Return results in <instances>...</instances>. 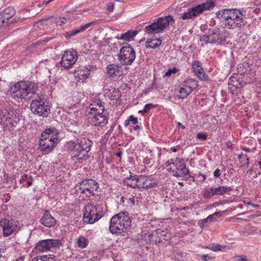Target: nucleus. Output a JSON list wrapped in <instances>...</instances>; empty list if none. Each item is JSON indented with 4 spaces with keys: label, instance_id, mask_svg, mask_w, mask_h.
<instances>
[{
    "label": "nucleus",
    "instance_id": "1",
    "mask_svg": "<svg viewBox=\"0 0 261 261\" xmlns=\"http://www.w3.org/2000/svg\"><path fill=\"white\" fill-rule=\"evenodd\" d=\"M216 17L229 29H241L247 23L246 11L237 9H223L216 12Z\"/></svg>",
    "mask_w": 261,
    "mask_h": 261
},
{
    "label": "nucleus",
    "instance_id": "2",
    "mask_svg": "<svg viewBox=\"0 0 261 261\" xmlns=\"http://www.w3.org/2000/svg\"><path fill=\"white\" fill-rule=\"evenodd\" d=\"M92 142L83 138L67 142L65 145L67 151L70 153L72 160L75 163H82L89 158L88 152L91 149Z\"/></svg>",
    "mask_w": 261,
    "mask_h": 261
},
{
    "label": "nucleus",
    "instance_id": "3",
    "mask_svg": "<svg viewBox=\"0 0 261 261\" xmlns=\"http://www.w3.org/2000/svg\"><path fill=\"white\" fill-rule=\"evenodd\" d=\"M90 121L95 126H104L108 123V117L102 102L98 100L93 102L89 107Z\"/></svg>",
    "mask_w": 261,
    "mask_h": 261
},
{
    "label": "nucleus",
    "instance_id": "4",
    "mask_svg": "<svg viewBox=\"0 0 261 261\" xmlns=\"http://www.w3.org/2000/svg\"><path fill=\"white\" fill-rule=\"evenodd\" d=\"M127 212L119 213L114 216L110 220L109 229L113 234H121L127 231L132 220Z\"/></svg>",
    "mask_w": 261,
    "mask_h": 261
},
{
    "label": "nucleus",
    "instance_id": "5",
    "mask_svg": "<svg viewBox=\"0 0 261 261\" xmlns=\"http://www.w3.org/2000/svg\"><path fill=\"white\" fill-rule=\"evenodd\" d=\"M37 86L34 83L20 81L16 83L11 88L13 97L18 98L30 99L32 95L35 93Z\"/></svg>",
    "mask_w": 261,
    "mask_h": 261
},
{
    "label": "nucleus",
    "instance_id": "6",
    "mask_svg": "<svg viewBox=\"0 0 261 261\" xmlns=\"http://www.w3.org/2000/svg\"><path fill=\"white\" fill-rule=\"evenodd\" d=\"M99 184L93 179H87L81 181L77 191L83 197L89 198L95 197L98 192Z\"/></svg>",
    "mask_w": 261,
    "mask_h": 261
},
{
    "label": "nucleus",
    "instance_id": "7",
    "mask_svg": "<svg viewBox=\"0 0 261 261\" xmlns=\"http://www.w3.org/2000/svg\"><path fill=\"white\" fill-rule=\"evenodd\" d=\"M171 22H174V19L171 15L159 17L156 21L146 26L144 29V31L148 34L162 32L168 27Z\"/></svg>",
    "mask_w": 261,
    "mask_h": 261
},
{
    "label": "nucleus",
    "instance_id": "8",
    "mask_svg": "<svg viewBox=\"0 0 261 261\" xmlns=\"http://www.w3.org/2000/svg\"><path fill=\"white\" fill-rule=\"evenodd\" d=\"M168 167L167 170L173 173V175L176 177H184L189 175V170L186 167L184 161L182 159L176 158L174 161L171 160L166 162Z\"/></svg>",
    "mask_w": 261,
    "mask_h": 261
},
{
    "label": "nucleus",
    "instance_id": "9",
    "mask_svg": "<svg viewBox=\"0 0 261 261\" xmlns=\"http://www.w3.org/2000/svg\"><path fill=\"white\" fill-rule=\"evenodd\" d=\"M226 33L217 28L209 30L208 34L201 37V41L207 43L221 44L226 41Z\"/></svg>",
    "mask_w": 261,
    "mask_h": 261
},
{
    "label": "nucleus",
    "instance_id": "10",
    "mask_svg": "<svg viewBox=\"0 0 261 261\" xmlns=\"http://www.w3.org/2000/svg\"><path fill=\"white\" fill-rule=\"evenodd\" d=\"M83 220L85 223L93 224L102 216V208L99 205L89 204L85 206Z\"/></svg>",
    "mask_w": 261,
    "mask_h": 261
},
{
    "label": "nucleus",
    "instance_id": "11",
    "mask_svg": "<svg viewBox=\"0 0 261 261\" xmlns=\"http://www.w3.org/2000/svg\"><path fill=\"white\" fill-rule=\"evenodd\" d=\"M31 111L35 115L46 117L50 114V107L45 103L42 98L33 100L30 106Z\"/></svg>",
    "mask_w": 261,
    "mask_h": 261
},
{
    "label": "nucleus",
    "instance_id": "12",
    "mask_svg": "<svg viewBox=\"0 0 261 261\" xmlns=\"http://www.w3.org/2000/svg\"><path fill=\"white\" fill-rule=\"evenodd\" d=\"M0 226L3 228L4 237H9L14 233H17L20 229L19 223L11 218H4L0 221Z\"/></svg>",
    "mask_w": 261,
    "mask_h": 261
},
{
    "label": "nucleus",
    "instance_id": "13",
    "mask_svg": "<svg viewBox=\"0 0 261 261\" xmlns=\"http://www.w3.org/2000/svg\"><path fill=\"white\" fill-rule=\"evenodd\" d=\"M61 243L59 239H46L39 241L34 250L36 252H44L51 251L57 248Z\"/></svg>",
    "mask_w": 261,
    "mask_h": 261
},
{
    "label": "nucleus",
    "instance_id": "14",
    "mask_svg": "<svg viewBox=\"0 0 261 261\" xmlns=\"http://www.w3.org/2000/svg\"><path fill=\"white\" fill-rule=\"evenodd\" d=\"M119 60L123 65H130L135 60L136 53L130 46L122 47L118 55Z\"/></svg>",
    "mask_w": 261,
    "mask_h": 261
},
{
    "label": "nucleus",
    "instance_id": "15",
    "mask_svg": "<svg viewBox=\"0 0 261 261\" xmlns=\"http://www.w3.org/2000/svg\"><path fill=\"white\" fill-rule=\"evenodd\" d=\"M77 58L76 51L71 49L64 53L60 63L61 66L65 69H70L75 63Z\"/></svg>",
    "mask_w": 261,
    "mask_h": 261
},
{
    "label": "nucleus",
    "instance_id": "16",
    "mask_svg": "<svg viewBox=\"0 0 261 261\" xmlns=\"http://www.w3.org/2000/svg\"><path fill=\"white\" fill-rule=\"evenodd\" d=\"M52 137H49L45 134H41L39 141V149L45 154L50 152L55 145L58 142V138Z\"/></svg>",
    "mask_w": 261,
    "mask_h": 261
},
{
    "label": "nucleus",
    "instance_id": "17",
    "mask_svg": "<svg viewBox=\"0 0 261 261\" xmlns=\"http://www.w3.org/2000/svg\"><path fill=\"white\" fill-rule=\"evenodd\" d=\"M136 182L138 184V188L150 189L155 187L157 185L155 180L150 176H138Z\"/></svg>",
    "mask_w": 261,
    "mask_h": 261
},
{
    "label": "nucleus",
    "instance_id": "18",
    "mask_svg": "<svg viewBox=\"0 0 261 261\" xmlns=\"http://www.w3.org/2000/svg\"><path fill=\"white\" fill-rule=\"evenodd\" d=\"M14 113L12 111H9L8 110H4L0 113V119H2V122L6 123L7 126L9 128H11L15 126L17 123V120L13 119V115Z\"/></svg>",
    "mask_w": 261,
    "mask_h": 261
},
{
    "label": "nucleus",
    "instance_id": "19",
    "mask_svg": "<svg viewBox=\"0 0 261 261\" xmlns=\"http://www.w3.org/2000/svg\"><path fill=\"white\" fill-rule=\"evenodd\" d=\"M192 67L195 74L202 81H208V76L204 72L201 63L198 61H195L192 64Z\"/></svg>",
    "mask_w": 261,
    "mask_h": 261
},
{
    "label": "nucleus",
    "instance_id": "20",
    "mask_svg": "<svg viewBox=\"0 0 261 261\" xmlns=\"http://www.w3.org/2000/svg\"><path fill=\"white\" fill-rule=\"evenodd\" d=\"M40 222L44 226L50 227L56 224V221L55 218L48 211H46L41 219Z\"/></svg>",
    "mask_w": 261,
    "mask_h": 261
},
{
    "label": "nucleus",
    "instance_id": "21",
    "mask_svg": "<svg viewBox=\"0 0 261 261\" xmlns=\"http://www.w3.org/2000/svg\"><path fill=\"white\" fill-rule=\"evenodd\" d=\"M199 15L196 6L190 8L187 12L180 14L181 18L183 20L194 19Z\"/></svg>",
    "mask_w": 261,
    "mask_h": 261
},
{
    "label": "nucleus",
    "instance_id": "22",
    "mask_svg": "<svg viewBox=\"0 0 261 261\" xmlns=\"http://www.w3.org/2000/svg\"><path fill=\"white\" fill-rule=\"evenodd\" d=\"M215 3L213 0L207 1L205 3L196 6L199 14L203 11L212 9L215 6Z\"/></svg>",
    "mask_w": 261,
    "mask_h": 261
},
{
    "label": "nucleus",
    "instance_id": "23",
    "mask_svg": "<svg viewBox=\"0 0 261 261\" xmlns=\"http://www.w3.org/2000/svg\"><path fill=\"white\" fill-rule=\"evenodd\" d=\"M228 87L232 94L237 93V89L240 88V83L237 78L234 76H231L228 80Z\"/></svg>",
    "mask_w": 261,
    "mask_h": 261
},
{
    "label": "nucleus",
    "instance_id": "24",
    "mask_svg": "<svg viewBox=\"0 0 261 261\" xmlns=\"http://www.w3.org/2000/svg\"><path fill=\"white\" fill-rule=\"evenodd\" d=\"M182 86L185 87L188 89V90L191 93H192L193 90L197 89L198 86V82L194 79H188L186 80L182 83Z\"/></svg>",
    "mask_w": 261,
    "mask_h": 261
},
{
    "label": "nucleus",
    "instance_id": "25",
    "mask_svg": "<svg viewBox=\"0 0 261 261\" xmlns=\"http://www.w3.org/2000/svg\"><path fill=\"white\" fill-rule=\"evenodd\" d=\"M75 76L78 78V82H84V81L90 75V71L86 68L79 69L75 72Z\"/></svg>",
    "mask_w": 261,
    "mask_h": 261
},
{
    "label": "nucleus",
    "instance_id": "26",
    "mask_svg": "<svg viewBox=\"0 0 261 261\" xmlns=\"http://www.w3.org/2000/svg\"><path fill=\"white\" fill-rule=\"evenodd\" d=\"M210 190L211 191L212 196H215L216 195H222L224 193L231 191V189L230 187L220 186L217 188H211Z\"/></svg>",
    "mask_w": 261,
    "mask_h": 261
},
{
    "label": "nucleus",
    "instance_id": "27",
    "mask_svg": "<svg viewBox=\"0 0 261 261\" xmlns=\"http://www.w3.org/2000/svg\"><path fill=\"white\" fill-rule=\"evenodd\" d=\"M137 34V31L135 30H130L126 33L121 34L120 36H117L116 38L118 40H123L127 41H130L133 40L134 37Z\"/></svg>",
    "mask_w": 261,
    "mask_h": 261
},
{
    "label": "nucleus",
    "instance_id": "28",
    "mask_svg": "<svg viewBox=\"0 0 261 261\" xmlns=\"http://www.w3.org/2000/svg\"><path fill=\"white\" fill-rule=\"evenodd\" d=\"M158 234H160L161 236H166V232L161 229L157 230V232L155 234H151L149 235V240L152 243H160L161 242L160 238L158 239Z\"/></svg>",
    "mask_w": 261,
    "mask_h": 261
},
{
    "label": "nucleus",
    "instance_id": "29",
    "mask_svg": "<svg viewBox=\"0 0 261 261\" xmlns=\"http://www.w3.org/2000/svg\"><path fill=\"white\" fill-rule=\"evenodd\" d=\"M120 68L119 66L115 64L109 65L107 67V73L111 76L120 75L121 72Z\"/></svg>",
    "mask_w": 261,
    "mask_h": 261
},
{
    "label": "nucleus",
    "instance_id": "30",
    "mask_svg": "<svg viewBox=\"0 0 261 261\" xmlns=\"http://www.w3.org/2000/svg\"><path fill=\"white\" fill-rule=\"evenodd\" d=\"M137 177L138 176L136 175H130L129 177H127L124 179V183L130 187H132L133 188H138L137 182H136Z\"/></svg>",
    "mask_w": 261,
    "mask_h": 261
},
{
    "label": "nucleus",
    "instance_id": "31",
    "mask_svg": "<svg viewBox=\"0 0 261 261\" xmlns=\"http://www.w3.org/2000/svg\"><path fill=\"white\" fill-rule=\"evenodd\" d=\"M15 11L12 7H8L4 10L1 13L4 18L8 21L10 18L12 17L15 14Z\"/></svg>",
    "mask_w": 261,
    "mask_h": 261
},
{
    "label": "nucleus",
    "instance_id": "32",
    "mask_svg": "<svg viewBox=\"0 0 261 261\" xmlns=\"http://www.w3.org/2000/svg\"><path fill=\"white\" fill-rule=\"evenodd\" d=\"M162 43V41L159 39H148L146 41V47L147 48H156L159 47Z\"/></svg>",
    "mask_w": 261,
    "mask_h": 261
},
{
    "label": "nucleus",
    "instance_id": "33",
    "mask_svg": "<svg viewBox=\"0 0 261 261\" xmlns=\"http://www.w3.org/2000/svg\"><path fill=\"white\" fill-rule=\"evenodd\" d=\"M42 134H45L49 137H53L52 138H58L57 136L59 134V132L56 128L51 127L45 129Z\"/></svg>",
    "mask_w": 261,
    "mask_h": 261
},
{
    "label": "nucleus",
    "instance_id": "34",
    "mask_svg": "<svg viewBox=\"0 0 261 261\" xmlns=\"http://www.w3.org/2000/svg\"><path fill=\"white\" fill-rule=\"evenodd\" d=\"M191 93L190 90L189 91L187 88L182 85V87L179 89L177 97L178 98L184 99L186 98Z\"/></svg>",
    "mask_w": 261,
    "mask_h": 261
},
{
    "label": "nucleus",
    "instance_id": "35",
    "mask_svg": "<svg viewBox=\"0 0 261 261\" xmlns=\"http://www.w3.org/2000/svg\"><path fill=\"white\" fill-rule=\"evenodd\" d=\"M238 69L240 74L242 75L249 71L251 70V67L248 63L244 62L238 65Z\"/></svg>",
    "mask_w": 261,
    "mask_h": 261
},
{
    "label": "nucleus",
    "instance_id": "36",
    "mask_svg": "<svg viewBox=\"0 0 261 261\" xmlns=\"http://www.w3.org/2000/svg\"><path fill=\"white\" fill-rule=\"evenodd\" d=\"M76 244L79 247L84 248L87 246L88 240L84 236H81L77 239Z\"/></svg>",
    "mask_w": 261,
    "mask_h": 261
},
{
    "label": "nucleus",
    "instance_id": "37",
    "mask_svg": "<svg viewBox=\"0 0 261 261\" xmlns=\"http://www.w3.org/2000/svg\"><path fill=\"white\" fill-rule=\"evenodd\" d=\"M80 33V32L78 28H76L75 30H73L70 31L66 32L65 33V36L67 39H69L70 37L75 36L77 34Z\"/></svg>",
    "mask_w": 261,
    "mask_h": 261
},
{
    "label": "nucleus",
    "instance_id": "38",
    "mask_svg": "<svg viewBox=\"0 0 261 261\" xmlns=\"http://www.w3.org/2000/svg\"><path fill=\"white\" fill-rule=\"evenodd\" d=\"M222 212H216L212 215H209L207 217H206L210 222H213L216 221V217L219 216L220 217L222 216Z\"/></svg>",
    "mask_w": 261,
    "mask_h": 261
},
{
    "label": "nucleus",
    "instance_id": "39",
    "mask_svg": "<svg viewBox=\"0 0 261 261\" xmlns=\"http://www.w3.org/2000/svg\"><path fill=\"white\" fill-rule=\"evenodd\" d=\"M94 23L95 21H91L88 22L86 24L81 25L80 27L78 28V29L80 31V33L83 32L87 29H88L91 25L94 24Z\"/></svg>",
    "mask_w": 261,
    "mask_h": 261
},
{
    "label": "nucleus",
    "instance_id": "40",
    "mask_svg": "<svg viewBox=\"0 0 261 261\" xmlns=\"http://www.w3.org/2000/svg\"><path fill=\"white\" fill-rule=\"evenodd\" d=\"M211 223L207 218L203 219L201 222L199 223V225L201 229H203L205 227L208 226V224Z\"/></svg>",
    "mask_w": 261,
    "mask_h": 261
},
{
    "label": "nucleus",
    "instance_id": "41",
    "mask_svg": "<svg viewBox=\"0 0 261 261\" xmlns=\"http://www.w3.org/2000/svg\"><path fill=\"white\" fill-rule=\"evenodd\" d=\"M178 71V69L176 68H173V69H169L166 72L164 76H170L172 73H175Z\"/></svg>",
    "mask_w": 261,
    "mask_h": 261
},
{
    "label": "nucleus",
    "instance_id": "42",
    "mask_svg": "<svg viewBox=\"0 0 261 261\" xmlns=\"http://www.w3.org/2000/svg\"><path fill=\"white\" fill-rule=\"evenodd\" d=\"M114 8V4L112 2L108 3L107 4V10L110 12L113 11Z\"/></svg>",
    "mask_w": 261,
    "mask_h": 261
},
{
    "label": "nucleus",
    "instance_id": "43",
    "mask_svg": "<svg viewBox=\"0 0 261 261\" xmlns=\"http://www.w3.org/2000/svg\"><path fill=\"white\" fill-rule=\"evenodd\" d=\"M223 248H225V247L222 246L219 244H217L213 246L212 250L214 251H221Z\"/></svg>",
    "mask_w": 261,
    "mask_h": 261
},
{
    "label": "nucleus",
    "instance_id": "44",
    "mask_svg": "<svg viewBox=\"0 0 261 261\" xmlns=\"http://www.w3.org/2000/svg\"><path fill=\"white\" fill-rule=\"evenodd\" d=\"M46 258V255H41L40 256L34 257L31 261H44Z\"/></svg>",
    "mask_w": 261,
    "mask_h": 261
},
{
    "label": "nucleus",
    "instance_id": "45",
    "mask_svg": "<svg viewBox=\"0 0 261 261\" xmlns=\"http://www.w3.org/2000/svg\"><path fill=\"white\" fill-rule=\"evenodd\" d=\"M126 202L130 206H134L135 205V198L133 197L128 199H126Z\"/></svg>",
    "mask_w": 261,
    "mask_h": 261
},
{
    "label": "nucleus",
    "instance_id": "46",
    "mask_svg": "<svg viewBox=\"0 0 261 261\" xmlns=\"http://www.w3.org/2000/svg\"><path fill=\"white\" fill-rule=\"evenodd\" d=\"M174 256L176 259L180 260L183 258L184 255L182 252H176Z\"/></svg>",
    "mask_w": 261,
    "mask_h": 261
},
{
    "label": "nucleus",
    "instance_id": "47",
    "mask_svg": "<svg viewBox=\"0 0 261 261\" xmlns=\"http://www.w3.org/2000/svg\"><path fill=\"white\" fill-rule=\"evenodd\" d=\"M197 138L199 139L205 140L207 138V135L205 134L200 133L197 135Z\"/></svg>",
    "mask_w": 261,
    "mask_h": 261
},
{
    "label": "nucleus",
    "instance_id": "48",
    "mask_svg": "<svg viewBox=\"0 0 261 261\" xmlns=\"http://www.w3.org/2000/svg\"><path fill=\"white\" fill-rule=\"evenodd\" d=\"M44 261H55V256L51 254L48 256L46 255V258Z\"/></svg>",
    "mask_w": 261,
    "mask_h": 261
},
{
    "label": "nucleus",
    "instance_id": "49",
    "mask_svg": "<svg viewBox=\"0 0 261 261\" xmlns=\"http://www.w3.org/2000/svg\"><path fill=\"white\" fill-rule=\"evenodd\" d=\"M129 120L132 121L134 124H137L138 122V118L137 117H135L133 115L129 116Z\"/></svg>",
    "mask_w": 261,
    "mask_h": 261
},
{
    "label": "nucleus",
    "instance_id": "50",
    "mask_svg": "<svg viewBox=\"0 0 261 261\" xmlns=\"http://www.w3.org/2000/svg\"><path fill=\"white\" fill-rule=\"evenodd\" d=\"M7 20L4 18L3 15L0 13V27L2 26L5 23H7Z\"/></svg>",
    "mask_w": 261,
    "mask_h": 261
},
{
    "label": "nucleus",
    "instance_id": "51",
    "mask_svg": "<svg viewBox=\"0 0 261 261\" xmlns=\"http://www.w3.org/2000/svg\"><path fill=\"white\" fill-rule=\"evenodd\" d=\"M198 178L200 181H203L206 179V176L202 173H199Z\"/></svg>",
    "mask_w": 261,
    "mask_h": 261
},
{
    "label": "nucleus",
    "instance_id": "52",
    "mask_svg": "<svg viewBox=\"0 0 261 261\" xmlns=\"http://www.w3.org/2000/svg\"><path fill=\"white\" fill-rule=\"evenodd\" d=\"M66 19L64 17H60L57 21V23L59 25H62V24L65 23Z\"/></svg>",
    "mask_w": 261,
    "mask_h": 261
},
{
    "label": "nucleus",
    "instance_id": "53",
    "mask_svg": "<svg viewBox=\"0 0 261 261\" xmlns=\"http://www.w3.org/2000/svg\"><path fill=\"white\" fill-rule=\"evenodd\" d=\"M221 171L219 169H217L214 172V176L216 177H219L220 175Z\"/></svg>",
    "mask_w": 261,
    "mask_h": 261
},
{
    "label": "nucleus",
    "instance_id": "54",
    "mask_svg": "<svg viewBox=\"0 0 261 261\" xmlns=\"http://www.w3.org/2000/svg\"><path fill=\"white\" fill-rule=\"evenodd\" d=\"M152 104H147L145 106L144 108V109H143V112H146L148 110H149L151 107H152Z\"/></svg>",
    "mask_w": 261,
    "mask_h": 261
},
{
    "label": "nucleus",
    "instance_id": "55",
    "mask_svg": "<svg viewBox=\"0 0 261 261\" xmlns=\"http://www.w3.org/2000/svg\"><path fill=\"white\" fill-rule=\"evenodd\" d=\"M151 162V159L148 157H146L144 159L143 163L145 164H149Z\"/></svg>",
    "mask_w": 261,
    "mask_h": 261
},
{
    "label": "nucleus",
    "instance_id": "56",
    "mask_svg": "<svg viewBox=\"0 0 261 261\" xmlns=\"http://www.w3.org/2000/svg\"><path fill=\"white\" fill-rule=\"evenodd\" d=\"M30 178H32L31 176H30ZM27 187H29L30 186H32V179H31V180H28L27 181Z\"/></svg>",
    "mask_w": 261,
    "mask_h": 261
},
{
    "label": "nucleus",
    "instance_id": "57",
    "mask_svg": "<svg viewBox=\"0 0 261 261\" xmlns=\"http://www.w3.org/2000/svg\"><path fill=\"white\" fill-rule=\"evenodd\" d=\"M238 260L240 261H247V259L245 258L243 255L238 256Z\"/></svg>",
    "mask_w": 261,
    "mask_h": 261
},
{
    "label": "nucleus",
    "instance_id": "58",
    "mask_svg": "<svg viewBox=\"0 0 261 261\" xmlns=\"http://www.w3.org/2000/svg\"><path fill=\"white\" fill-rule=\"evenodd\" d=\"M241 149L243 150H244V151H246L247 152H249L250 151V148H249L248 147H245V146H242L241 147Z\"/></svg>",
    "mask_w": 261,
    "mask_h": 261
},
{
    "label": "nucleus",
    "instance_id": "59",
    "mask_svg": "<svg viewBox=\"0 0 261 261\" xmlns=\"http://www.w3.org/2000/svg\"><path fill=\"white\" fill-rule=\"evenodd\" d=\"M253 167H251L250 168V169H249L247 171L246 174H249L250 175L251 174V173L253 172Z\"/></svg>",
    "mask_w": 261,
    "mask_h": 261
},
{
    "label": "nucleus",
    "instance_id": "60",
    "mask_svg": "<svg viewBox=\"0 0 261 261\" xmlns=\"http://www.w3.org/2000/svg\"><path fill=\"white\" fill-rule=\"evenodd\" d=\"M207 257H208V255H207V254L203 255L201 256L202 259L204 261H207Z\"/></svg>",
    "mask_w": 261,
    "mask_h": 261
},
{
    "label": "nucleus",
    "instance_id": "61",
    "mask_svg": "<svg viewBox=\"0 0 261 261\" xmlns=\"http://www.w3.org/2000/svg\"><path fill=\"white\" fill-rule=\"evenodd\" d=\"M129 122H130V120H129V118L128 119L124 121V126H127L129 124Z\"/></svg>",
    "mask_w": 261,
    "mask_h": 261
},
{
    "label": "nucleus",
    "instance_id": "62",
    "mask_svg": "<svg viewBox=\"0 0 261 261\" xmlns=\"http://www.w3.org/2000/svg\"><path fill=\"white\" fill-rule=\"evenodd\" d=\"M246 160H247L246 163L243 166H245L246 167H248L249 166V163H250L249 158H247Z\"/></svg>",
    "mask_w": 261,
    "mask_h": 261
},
{
    "label": "nucleus",
    "instance_id": "63",
    "mask_svg": "<svg viewBox=\"0 0 261 261\" xmlns=\"http://www.w3.org/2000/svg\"><path fill=\"white\" fill-rule=\"evenodd\" d=\"M24 260V257L20 256L18 257L17 259H16L15 261H23Z\"/></svg>",
    "mask_w": 261,
    "mask_h": 261
},
{
    "label": "nucleus",
    "instance_id": "64",
    "mask_svg": "<svg viewBox=\"0 0 261 261\" xmlns=\"http://www.w3.org/2000/svg\"><path fill=\"white\" fill-rule=\"evenodd\" d=\"M178 125L179 127H181V128L182 129H184L185 128V126L183 125L180 122H178Z\"/></svg>",
    "mask_w": 261,
    "mask_h": 261
}]
</instances>
